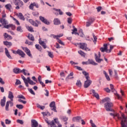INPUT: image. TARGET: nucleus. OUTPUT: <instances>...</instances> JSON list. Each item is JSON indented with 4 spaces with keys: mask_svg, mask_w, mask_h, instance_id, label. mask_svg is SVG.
<instances>
[{
    "mask_svg": "<svg viewBox=\"0 0 127 127\" xmlns=\"http://www.w3.org/2000/svg\"><path fill=\"white\" fill-rule=\"evenodd\" d=\"M110 116H112L114 119L116 121L118 120H121L122 127H127V117L122 112H120V115L118 113H110Z\"/></svg>",
    "mask_w": 127,
    "mask_h": 127,
    "instance_id": "obj_1",
    "label": "nucleus"
},
{
    "mask_svg": "<svg viewBox=\"0 0 127 127\" xmlns=\"http://www.w3.org/2000/svg\"><path fill=\"white\" fill-rule=\"evenodd\" d=\"M102 104L104 103V108L107 112H114V104L111 102V98L109 97H106L102 100L101 102Z\"/></svg>",
    "mask_w": 127,
    "mask_h": 127,
    "instance_id": "obj_2",
    "label": "nucleus"
},
{
    "mask_svg": "<svg viewBox=\"0 0 127 127\" xmlns=\"http://www.w3.org/2000/svg\"><path fill=\"white\" fill-rule=\"evenodd\" d=\"M82 74L85 76V78L86 79V81H85L84 84V87L88 88L90 86V85L92 84V81L89 79H90L89 73L86 72V71H84L82 72Z\"/></svg>",
    "mask_w": 127,
    "mask_h": 127,
    "instance_id": "obj_3",
    "label": "nucleus"
},
{
    "mask_svg": "<svg viewBox=\"0 0 127 127\" xmlns=\"http://www.w3.org/2000/svg\"><path fill=\"white\" fill-rule=\"evenodd\" d=\"M14 3L17 5L16 9H19L20 7L23 6V2L21 0H14Z\"/></svg>",
    "mask_w": 127,
    "mask_h": 127,
    "instance_id": "obj_4",
    "label": "nucleus"
},
{
    "mask_svg": "<svg viewBox=\"0 0 127 127\" xmlns=\"http://www.w3.org/2000/svg\"><path fill=\"white\" fill-rule=\"evenodd\" d=\"M29 22L32 24V25H33V26L38 27V25L40 24V22L37 20L36 21H34L31 19L29 20Z\"/></svg>",
    "mask_w": 127,
    "mask_h": 127,
    "instance_id": "obj_5",
    "label": "nucleus"
},
{
    "mask_svg": "<svg viewBox=\"0 0 127 127\" xmlns=\"http://www.w3.org/2000/svg\"><path fill=\"white\" fill-rule=\"evenodd\" d=\"M0 22L3 25L4 28H5L6 26L8 25V21H7L6 19L0 18Z\"/></svg>",
    "mask_w": 127,
    "mask_h": 127,
    "instance_id": "obj_6",
    "label": "nucleus"
},
{
    "mask_svg": "<svg viewBox=\"0 0 127 127\" xmlns=\"http://www.w3.org/2000/svg\"><path fill=\"white\" fill-rule=\"evenodd\" d=\"M95 61L98 63H101L103 61V59H101V53L99 52L98 56L96 54H95Z\"/></svg>",
    "mask_w": 127,
    "mask_h": 127,
    "instance_id": "obj_7",
    "label": "nucleus"
},
{
    "mask_svg": "<svg viewBox=\"0 0 127 127\" xmlns=\"http://www.w3.org/2000/svg\"><path fill=\"white\" fill-rule=\"evenodd\" d=\"M39 19L41 20L42 22H43V23H45V24H46L47 25H49L50 24V22L48 21L44 17H42V16L39 17Z\"/></svg>",
    "mask_w": 127,
    "mask_h": 127,
    "instance_id": "obj_8",
    "label": "nucleus"
},
{
    "mask_svg": "<svg viewBox=\"0 0 127 127\" xmlns=\"http://www.w3.org/2000/svg\"><path fill=\"white\" fill-rule=\"evenodd\" d=\"M100 51L101 52H106L107 53H109V50H108V44H105L104 45V48H101Z\"/></svg>",
    "mask_w": 127,
    "mask_h": 127,
    "instance_id": "obj_9",
    "label": "nucleus"
},
{
    "mask_svg": "<svg viewBox=\"0 0 127 127\" xmlns=\"http://www.w3.org/2000/svg\"><path fill=\"white\" fill-rule=\"evenodd\" d=\"M50 108H53V109H52V111H54V112H57V111L56 110V106H55V102H52L50 104Z\"/></svg>",
    "mask_w": 127,
    "mask_h": 127,
    "instance_id": "obj_10",
    "label": "nucleus"
},
{
    "mask_svg": "<svg viewBox=\"0 0 127 127\" xmlns=\"http://www.w3.org/2000/svg\"><path fill=\"white\" fill-rule=\"evenodd\" d=\"M6 101V98H5V96H3V98L1 99L0 101V106H2V107H4L5 106V102Z\"/></svg>",
    "mask_w": 127,
    "mask_h": 127,
    "instance_id": "obj_11",
    "label": "nucleus"
},
{
    "mask_svg": "<svg viewBox=\"0 0 127 127\" xmlns=\"http://www.w3.org/2000/svg\"><path fill=\"white\" fill-rule=\"evenodd\" d=\"M31 127H38V123L35 120H31Z\"/></svg>",
    "mask_w": 127,
    "mask_h": 127,
    "instance_id": "obj_12",
    "label": "nucleus"
},
{
    "mask_svg": "<svg viewBox=\"0 0 127 127\" xmlns=\"http://www.w3.org/2000/svg\"><path fill=\"white\" fill-rule=\"evenodd\" d=\"M22 79L23 80L24 82L25 83V85L26 86V87H29V85L28 84V83L27 82L28 81V79L27 78V79L25 78V77H24V76L23 75H21V76Z\"/></svg>",
    "mask_w": 127,
    "mask_h": 127,
    "instance_id": "obj_13",
    "label": "nucleus"
},
{
    "mask_svg": "<svg viewBox=\"0 0 127 127\" xmlns=\"http://www.w3.org/2000/svg\"><path fill=\"white\" fill-rule=\"evenodd\" d=\"M60 119L62 122H64V125H67V122L68 121V117H67L66 116H62L60 117Z\"/></svg>",
    "mask_w": 127,
    "mask_h": 127,
    "instance_id": "obj_14",
    "label": "nucleus"
},
{
    "mask_svg": "<svg viewBox=\"0 0 127 127\" xmlns=\"http://www.w3.org/2000/svg\"><path fill=\"white\" fill-rule=\"evenodd\" d=\"M81 120H82V118L80 116H77L72 118L73 122H76L77 123H80Z\"/></svg>",
    "mask_w": 127,
    "mask_h": 127,
    "instance_id": "obj_15",
    "label": "nucleus"
},
{
    "mask_svg": "<svg viewBox=\"0 0 127 127\" xmlns=\"http://www.w3.org/2000/svg\"><path fill=\"white\" fill-rule=\"evenodd\" d=\"M17 53L18 55L21 56L22 58H24V56H25V54L24 53V52H23V51H21L20 49H18Z\"/></svg>",
    "mask_w": 127,
    "mask_h": 127,
    "instance_id": "obj_16",
    "label": "nucleus"
},
{
    "mask_svg": "<svg viewBox=\"0 0 127 127\" xmlns=\"http://www.w3.org/2000/svg\"><path fill=\"white\" fill-rule=\"evenodd\" d=\"M92 93H93V96L95 97L96 99H100V96L99 95V94L96 93V91H95V90L92 89L91 90Z\"/></svg>",
    "mask_w": 127,
    "mask_h": 127,
    "instance_id": "obj_17",
    "label": "nucleus"
},
{
    "mask_svg": "<svg viewBox=\"0 0 127 127\" xmlns=\"http://www.w3.org/2000/svg\"><path fill=\"white\" fill-rule=\"evenodd\" d=\"M5 53L6 56H7V58H9V59H12V58L9 54V52H8V50L6 48H5Z\"/></svg>",
    "mask_w": 127,
    "mask_h": 127,
    "instance_id": "obj_18",
    "label": "nucleus"
},
{
    "mask_svg": "<svg viewBox=\"0 0 127 127\" xmlns=\"http://www.w3.org/2000/svg\"><path fill=\"white\" fill-rule=\"evenodd\" d=\"M8 98L10 99L12 102L13 101V98H14V97L13 96V93L11 91H9Z\"/></svg>",
    "mask_w": 127,
    "mask_h": 127,
    "instance_id": "obj_19",
    "label": "nucleus"
},
{
    "mask_svg": "<svg viewBox=\"0 0 127 127\" xmlns=\"http://www.w3.org/2000/svg\"><path fill=\"white\" fill-rule=\"evenodd\" d=\"M39 44H40V45H41V46H42V47H43L44 49H46V48H47V46H46V44L45 43V42H44V41L41 40L39 41Z\"/></svg>",
    "mask_w": 127,
    "mask_h": 127,
    "instance_id": "obj_20",
    "label": "nucleus"
},
{
    "mask_svg": "<svg viewBox=\"0 0 127 127\" xmlns=\"http://www.w3.org/2000/svg\"><path fill=\"white\" fill-rule=\"evenodd\" d=\"M22 70H21L20 68L16 67L13 69V71L14 73H15V74H19V73H21Z\"/></svg>",
    "mask_w": 127,
    "mask_h": 127,
    "instance_id": "obj_21",
    "label": "nucleus"
},
{
    "mask_svg": "<svg viewBox=\"0 0 127 127\" xmlns=\"http://www.w3.org/2000/svg\"><path fill=\"white\" fill-rule=\"evenodd\" d=\"M24 51H25V52H26L27 55H28V56H29V57H31L32 56L31 53H30V50H29L28 48L26 47L24 48Z\"/></svg>",
    "mask_w": 127,
    "mask_h": 127,
    "instance_id": "obj_22",
    "label": "nucleus"
},
{
    "mask_svg": "<svg viewBox=\"0 0 127 127\" xmlns=\"http://www.w3.org/2000/svg\"><path fill=\"white\" fill-rule=\"evenodd\" d=\"M27 83L30 85H36V83L34 82L32 80L30 79V77H27Z\"/></svg>",
    "mask_w": 127,
    "mask_h": 127,
    "instance_id": "obj_23",
    "label": "nucleus"
},
{
    "mask_svg": "<svg viewBox=\"0 0 127 127\" xmlns=\"http://www.w3.org/2000/svg\"><path fill=\"white\" fill-rule=\"evenodd\" d=\"M17 15L18 17H19V18L21 19V20H25V18H24V16L21 13H19L18 14H17Z\"/></svg>",
    "mask_w": 127,
    "mask_h": 127,
    "instance_id": "obj_24",
    "label": "nucleus"
},
{
    "mask_svg": "<svg viewBox=\"0 0 127 127\" xmlns=\"http://www.w3.org/2000/svg\"><path fill=\"white\" fill-rule=\"evenodd\" d=\"M61 22H60V20H59V19L58 18H55L54 20V24H55V25H59V24H60Z\"/></svg>",
    "mask_w": 127,
    "mask_h": 127,
    "instance_id": "obj_25",
    "label": "nucleus"
},
{
    "mask_svg": "<svg viewBox=\"0 0 127 127\" xmlns=\"http://www.w3.org/2000/svg\"><path fill=\"white\" fill-rule=\"evenodd\" d=\"M5 28H6L7 29H8L9 28V27H11V28H12V29H15V26L12 24H9L8 25H7V26L5 27Z\"/></svg>",
    "mask_w": 127,
    "mask_h": 127,
    "instance_id": "obj_26",
    "label": "nucleus"
},
{
    "mask_svg": "<svg viewBox=\"0 0 127 127\" xmlns=\"http://www.w3.org/2000/svg\"><path fill=\"white\" fill-rule=\"evenodd\" d=\"M80 48L83 50H85L86 47H87V45L86 43H80Z\"/></svg>",
    "mask_w": 127,
    "mask_h": 127,
    "instance_id": "obj_27",
    "label": "nucleus"
},
{
    "mask_svg": "<svg viewBox=\"0 0 127 127\" xmlns=\"http://www.w3.org/2000/svg\"><path fill=\"white\" fill-rule=\"evenodd\" d=\"M88 61L89 65H90V64H91V65H98V64L95 63V62L92 60L89 59Z\"/></svg>",
    "mask_w": 127,
    "mask_h": 127,
    "instance_id": "obj_28",
    "label": "nucleus"
},
{
    "mask_svg": "<svg viewBox=\"0 0 127 127\" xmlns=\"http://www.w3.org/2000/svg\"><path fill=\"white\" fill-rule=\"evenodd\" d=\"M21 73H23L24 75L25 76H26V75H28V76H29L30 75V73H28V71L27 70L23 69L21 71Z\"/></svg>",
    "mask_w": 127,
    "mask_h": 127,
    "instance_id": "obj_29",
    "label": "nucleus"
},
{
    "mask_svg": "<svg viewBox=\"0 0 127 127\" xmlns=\"http://www.w3.org/2000/svg\"><path fill=\"white\" fill-rule=\"evenodd\" d=\"M35 48H36V49L37 50L40 51V52H41V51H42V47H41V46H40L38 44H36L35 45Z\"/></svg>",
    "mask_w": 127,
    "mask_h": 127,
    "instance_id": "obj_30",
    "label": "nucleus"
},
{
    "mask_svg": "<svg viewBox=\"0 0 127 127\" xmlns=\"http://www.w3.org/2000/svg\"><path fill=\"white\" fill-rule=\"evenodd\" d=\"M103 73L104 74L107 81H111V78H110V76L109 75H108V73H107V72L106 71H103Z\"/></svg>",
    "mask_w": 127,
    "mask_h": 127,
    "instance_id": "obj_31",
    "label": "nucleus"
},
{
    "mask_svg": "<svg viewBox=\"0 0 127 127\" xmlns=\"http://www.w3.org/2000/svg\"><path fill=\"white\" fill-rule=\"evenodd\" d=\"M26 28L30 32H34V30H33V28L32 27L27 26Z\"/></svg>",
    "mask_w": 127,
    "mask_h": 127,
    "instance_id": "obj_32",
    "label": "nucleus"
},
{
    "mask_svg": "<svg viewBox=\"0 0 127 127\" xmlns=\"http://www.w3.org/2000/svg\"><path fill=\"white\" fill-rule=\"evenodd\" d=\"M3 43L4 45H5L6 46H11V45H12L11 42H9L8 41H4L3 42Z\"/></svg>",
    "mask_w": 127,
    "mask_h": 127,
    "instance_id": "obj_33",
    "label": "nucleus"
},
{
    "mask_svg": "<svg viewBox=\"0 0 127 127\" xmlns=\"http://www.w3.org/2000/svg\"><path fill=\"white\" fill-rule=\"evenodd\" d=\"M110 86L111 92H112L113 93H116V89H115L114 85L111 84H110Z\"/></svg>",
    "mask_w": 127,
    "mask_h": 127,
    "instance_id": "obj_34",
    "label": "nucleus"
},
{
    "mask_svg": "<svg viewBox=\"0 0 127 127\" xmlns=\"http://www.w3.org/2000/svg\"><path fill=\"white\" fill-rule=\"evenodd\" d=\"M53 9V10H55V11H59V14L60 15H62V14H63V12H62V11H61V10L60 9H58L55 8H54Z\"/></svg>",
    "mask_w": 127,
    "mask_h": 127,
    "instance_id": "obj_35",
    "label": "nucleus"
},
{
    "mask_svg": "<svg viewBox=\"0 0 127 127\" xmlns=\"http://www.w3.org/2000/svg\"><path fill=\"white\" fill-rule=\"evenodd\" d=\"M52 122H54V125H55V124H56L57 125L60 124V123H59V121H58V119L57 118L54 119V120L52 121Z\"/></svg>",
    "mask_w": 127,
    "mask_h": 127,
    "instance_id": "obj_36",
    "label": "nucleus"
},
{
    "mask_svg": "<svg viewBox=\"0 0 127 127\" xmlns=\"http://www.w3.org/2000/svg\"><path fill=\"white\" fill-rule=\"evenodd\" d=\"M76 85L77 87H79V88L81 87L82 86V83L81 82V80H77V82L76 83Z\"/></svg>",
    "mask_w": 127,
    "mask_h": 127,
    "instance_id": "obj_37",
    "label": "nucleus"
},
{
    "mask_svg": "<svg viewBox=\"0 0 127 127\" xmlns=\"http://www.w3.org/2000/svg\"><path fill=\"white\" fill-rule=\"evenodd\" d=\"M10 103V101L6 102V106H5V110H6V111H8V107H9Z\"/></svg>",
    "mask_w": 127,
    "mask_h": 127,
    "instance_id": "obj_38",
    "label": "nucleus"
},
{
    "mask_svg": "<svg viewBox=\"0 0 127 127\" xmlns=\"http://www.w3.org/2000/svg\"><path fill=\"white\" fill-rule=\"evenodd\" d=\"M17 31H18L19 32H23V30H22V28H21V26H19L17 27L16 29Z\"/></svg>",
    "mask_w": 127,
    "mask_h": 127,
    "instance_id": "obj_39",
    "label": "nucleus"
},
{
    "mask_svg": "<svg viewBox=\"0 0 127 127\" xmlns=\"http://www.w3.org/2000/svg\"><path fill=\"white\" fill-rule=\"evenodd\" d=\"M45 122L48 124V125H50V126H52V127L54 125V121H52L51 122L49 123V121H48L47 120L45 119Z\"/></svg>",
    "mask_w": 127,
    "mask_h": 127,
    "instance_id": "obj_40",
    "label": "nucleus"
},
{
    "mask_svg": "<svg viewBox=\"0 0 127 127\" xmlns=\"http://www.w3.org/2000/svg\"><path fill=\"white\" fill-rule=\"evenodd\" d=\"M5 7H6V9H8V10H10V8L11 7V4H7L5 5Z\"/></svg>",
    "mask_w": 127,
    "mask_h": 127,
    "instance_id": "obj_41",
    "label": "nucleus"
},
{
    "mask_svg": "<svg viewBox=\"0 0 127 127\" xmlns=\"http://www.w3.org/2000/svg\"><path fill=\"white\" fill-rule=\"evenodd\" d=\"M34 7V2L31 3L29 6V8L30 9H31L32 10H33Z\"/></svg>",
    "mask_w": 127,
    "mask_h": 127,
    "instance_id": "obj_42",
    "label": "nucleus"
},
{
    "mask_svg": "<svg viewBox=\"0 0 127 127\" xmlns=\"http://www.w3.org/2000/svg\"><path fill=\"white\" fill-rule=\"evenodd\" d=\"M12 19L14 20V21H15L17 25H20V23H19V21H18V20H17V19H16L15 18L12 17Z\"/></svg>",
    "mask_w": 127,
    "mask_h": 127,
    "instance_id": "obj_43",
    "label": "nucleus"
},
{
    "mask_svg": "<svg viewBox=\"0 0 127 127\" xmlns=\"http://www.w3.org/2000/svg\"><path fill=\"white\" fill-rule=\"evenodd\" d=\"M28 38H29V39H30V40H31L32 41H34V37L32 35L28 36Z\"/></svg>",
    "mask_w": 127,
    "mask_h": 127,
    "instance_id": "obj_44",
    "label": "nucleus"
},
{
    "mask_svg": "<svg viewBox=\"0 0 127 127\" xmlns=\"http://www.w3.org/2000/svg\"><path fill=\"white\" fill-rule=\"evenodd\" d=\"M48 53L49 57H50L51 58H53V57H54V56L53 55V53L48 51Z\"/></svg>",
    "mask_w": 127,
    "mask_h": 127,
    "instance_id": "obj_45",
    "label": "nucleus"
},
{
    "mask_svg": "<svg viewBox=\"0 0 127 127\" xmlns=\"http://www.w3.org/2000/svg\"><path fill=\"white\" fill-rule=\"evenodd\" d=\"M73 29L72 30V34H74V32H77L78 31V30L75 27V26H72Z\"/></svg>",
    "mask_w": 127,
    "mask_h": 127,
    "instance_id": "obj_46",
    "label": "nucleus"
},
{
    "mask_svg": "<svg viewBox=\"0 0 127 127\" xmlns=\"http://www.w3.org/2000/svg\"><path fill=\"white\" fill-rule=\"evenodd\" d=\"M92 36L94 38V41L93 42L94 43H95V44H96V42H97V37H96V36H95V34H94V33L92 34Z\"/></svg>",
    "mask_w": 127,
    "mask_h": 127,
    "instance_id": "obj_47",
    "label": "nucleus"
},
{
    "mask_svg": "<svg viewBox=\"0 0 127 127\" xmlns=\"http://www.w3.org/2000/svg\"><path fill=\"white\" fill-rule=\"evenodd\" d=\"M16 108L19 109L20 110L23 109V106L22 105L17 104L16 105Z\"/></svg>",
    "mask_w": 127,
    "mask_h": 127,
    "instance_id": "obj_48",
    "label": "nucleus"
},
{
    "mask_svg": "<svg viewBox=\"0 0 127 127\" xmlns=\"http://www.w3.org/2000/svg\"><path fill=\"white\" fill-rule=\"evenodd\" d=\"M78 53L81 55V56H85V53L83 52L82 51H78Z\"/></svg>",
    "mask_w": 127,
    "mask_h": 127,
    "instance_id": "obj_49",
    "label": "nucleus"
},
{
    "mask_svg": "<svg viewBox=\"0 0 127 127\" xmlns=\"http://www.w3.org/2000/svg\"><path fill=\"white\" fill-rule=\"evenodd\" d=\"M74 73L73 72H70L69 74L66 77V80H68V79H71V78L69 77L70 76H73Z\"/></svg>",
    "mask_w": 127,
    "mask_h": 127,
    "instance_id": "obj_50",
    "label": "nucleus"
},
{
    "mask_svg": "<svg viewBox=\"0 0 127 127\" xmlns=\"http://www.w3.org/2000/svg\"><path fill=\"white\" fill-rule=\"evenodd\" d=\"M104 91H105V92H107V93H111V89H110V88H109L108 87L104 88Z\"/></svg>",
    "mask_w": 127,
    "mask_h": 127,
    "instance_id": "obj_51",
    "label": "nucleus"
},
{
    "mask_svg": "<svg viewBox=\"0 0 127 127\" xmlns=\"http://www.w3.org/2000/svg\"><path fill=\"white\" fill-rule=\"evenodd\" d=\"M6 125H10L11 123V121L10 120H8V119H6L5 120Z\"/></svg>",
    "mask_w": 127,
    "mask_h": 127,
    "instance_id": "obj_52",
    "label": "nucleus"
},
{
    "mask_svg": "<svg viewBox=\"0 0 127 127\" xmlns=\"http://www.w3.org/2000/svg\"><path fill=\"white\" fill-rule=\"evenodd\" d=\"M67 23H69V24L72 23V18L69 17L67 18Z\"/></svg>",
    "mask_w": 127,
    "mask_h": 127,
    "instance_id": "obj_53",
    "label": "nucleus"
},
{
    "mask_svg": "<svg viewBox=\"0 0 127 127\" xmlns=\"http://www.w3.org/2000/svg\"><path fill=\"white\" fill-rule=\"evenodd\" d=\"M18 98L19 99H22L23 100H25V97L22 95H19L18 96Z\"/></svg>",
    "mask_w": 127,
    "mask_h": 127,
    "instance_id": "obj_54",
    "label": "nucleus"
},
{
    "mask_svg": "<svg viewBox=\"0 0 127 127\" xmlns=\"http://www.w3.org/2000/svg\"><path fill=\"white\" fill-rule=\"evenodd\" d=\"M113 49H114V46H113L112 45H110V50H108V53H111V52H112V50H113Z\"/></svg>",
    "mask_w": 127,
    "mask_h": 127,
    "instance_id": "obj_55",
    "label": "nucleus"
},
{
    "mask_svg": "<svg viewBox=\"0 0 127 127\" xmlns=\"http://www.w3.org/2000/svg\"><path fill=\"white\" fill-rule=\"evenodd\" d=\"M6 17V14H5V13H4V11L2 12V18H0L5 19V18Z\"/></svg>",
    "mask_w": 127,
    "mask_h": 127,
    "instance_id": "obj_56",
    "label": "nucleus"
},
{
    "mask_svg": "<svg viewBox=\"0 0 127 127\" xmlns=\"http://www.w3.org/2000/svg\"><path fill=\"white\" fill-rule=\"evenodd\" d=\"M28 91L32 94V95H35V93H34V91H33L32 89H28Z\"/></svg>",
    "mask_w": 127,
    "mask_h": 127,
    "instance_id": "obj_57",
    "label": "nucleus"
},
{
    "mask_svg": "<svg viewBox=\"0 0 127 127\" xmlns=\"http://www.w3.org/2000/svg\"><path fill=\"white\" fill-rule=\"evenodd\" d=\"M20 84H21L20 80H19V79H17L15 82V85H20Z\"/></svg>",
    "mask_w": 127,
    "mask_h": 127,
    "instance_id": "obj_58",
    "label": "nucleus"
},
{
    "mask_svg": "<svg viewBox=\"0 0 127 127\" xmlns=\"http://www.w3.org/2000/svg\"><path fill=\"white\" fill-rule=\"evenodd\" d=\"M17 123L20 124V125H23V121L20 120H17Z\"/></svg>",
    "mask_w": 127,
    "mask_h": 127,
    "instance_id": "obj_59",
    "label": "nucleus"
},
{
    "mask_svg": "<svg viewBox=\"0 0 127 127\" xmlns=\"http://www.w3.org/2000/svg\"><path fill=\"white\" fill-rule=\"evenodd\" d=\"M25 44H28L29 45H32V43L26 40L25 42Z\"/></svg>",
    "mask_w": 127,
    "mask_h": 127,
    "instance_id": "obj_60",
    "label": "nucleus"
},
{
    "mask_svg": "<svg viewBox=\"0 0 127 127\" xmlns=\"http://www.w3.org/2000/svg\"><path fill=\"white\" fill-rule=\"evenodd\" d=\"M60 76L61 77H65V73H64V71H61L60 73Z\"/></svg>",
    "mask_w": 127,
    "mask_h": 127,
    "instance_id": "obj_61",
    "label": "nucleus"
},
{
    "mask_svg": "<svg viewBox=\"0 0 127 127\" xmlns=\"http://www.w3.org/2000/svg\"><path fill=\"white\" fill-rule=\"evenodd\" d=\"M98 12H100V11H101V10H102V7L101 6H98L96 8Z\"/></svg>",
    "mask_w": 127,
    "mask_h": 127,
    "instance_id": "obj_62",
    "label": "nucleus"
},
{
    "mask_svg": "<svg viewBox=\"0 0 127 127\" xmlns=\"http://www.w3.org/2000/svg\"><path fill=\"white\" fill-rule=\"evenodd\" d=\"M92 24V22H91V21H89L88 22H86V26L88 27L91 25Z\"/></svg>",
    "mask_w": 127,
    "mask_h": 127,
    "instance_id": "obj_63",
    "label": "nucleus"
},
{
    "mask_svg": "<svg viewBox=\"0 0 127 127\" xmlns=\"http://www.w3.org/2000/svg\"><path fill=\"white\" fill-rule=\"evenodd\" d=\"M52 127H62V125L61 124H60V125H58V127H57L56 126V125L54 124V125H53Z\"/></svg>",
    "mask_w": 127,
    "mask_h": 127,
    "instance_id": "obj_64",
    "label": "nucleus"
}]
</instances>
